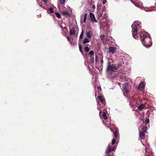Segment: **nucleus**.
<instances>
[{
	"mask_svg": "<svg viewBox=\"0 0 156 156\" xmlns=\"http://www.w3.org/2000/svg\"><path fill=\"white\" fill-rule=\"evenodd\" d=\"M118 131L115 130V132L113 133V136L116 139L118 137Z\"/></svg>",
	"mask_w": 156,
	"mask_h": 156,
	"instance_id": "obj_13",
	"label": "nucleus"
},
{
	"mask_svg": "<svg viewBox=\"0 0 156 156\" xmlns=\"http://www.w3.org/2000/svg\"><path fill=\"white\" fill-rule=\"evenodd\" d=\"M90 41V40L88 39L87 38H85L83 40V43L84 44H85L87 43H89Z\"/></svg>",
	"mask_w": 156,
	"mask_h": 156,
	"instance_id": "obj_14",
	"label": "nucleus"
},
{
	"mask_svg": "<svg viewBox=\"0 0 156 156\" xmlns=\"http://www.w3.org/2000/svg\"><path fill=\"white\" fill-rule=\"evenodd\" d=\"M89 15L91 20L93 22H97V21L96 20L95 16L93 13L90 12L89 13Z\"/></svg>",
	"mask_w": 156,
	"mask_h": 156,
	"instance_id": "obj_5",
	"label": "nucleus"
},
{
	"mask_svg": "<svg viewBox=\"0 0 156 156\" xmlns=\"http://www.w3.org/2000/svg\"><path fill=\"white\" fill-rule=\"evenodd\" d=\"M91 32L88 31L87 33V36L88 38H90L91 37Z\"/></svg>",
	"mask_w": 156,
	"mask_h": 156,
	"instance_id": "obj_15",
	"label": "nucleus"
},
{
	"mask_svg": "<svg viewBox=\"0 0 156 156\" xmlns=\"http://www.w3.org/2000/svg\"><path fill=\"white\" fill-rule=\"evenodd\" d=\"M62 14L64 16H69L70 15V13L68 11L63 12Z\"/></svg>",
	"mask_w": 156,
	"mask_h": 156,
	"instance_id": "obj_12",
	"label": "nucleus"
},
{
	"mask_svg": "<svg viewBox=\"0 0 156 156\" xmlns=\"http://www.w3.org/2000/svg\"><path fill=\"white\" fill-rule=\"evenodd\" d=\"M142 129L144 132H145L147 130V127L146 126H143L142 127Z\"/></svg>",
	"mask_w": 156,
	"mask_h": 156,
	"instance_id": "obj_19",
	"label": "nucleus"
},
{
	"mask_svg": "<svg viewBox=\"0 0 156 156\" xmlns=\"http://www.w3.org/2000/svg\"><path fill=\"white\" fill-rule=\"evenodd\" d=\"M49 10L50 11V13H53L54 12L53 9L52 8H49Z\"/></svg>",
	"mask_w": 156,
	"mask_h": 156,
	"instance_id": "obj_27",
	"label": "nucleus"
},
{
	"mask_svg": "<svg viewBox=\"0 0 156 156\" xmlns=\"http://www.w3.org/2000/svg\"><path fill=\"white\" fill-rule=\"evenodd\" d=\"M76 30L74 29V28L70 30L69 34L70 35H74L75 34Z\"/></svg>",
	"mask_w": 156,
	"mask_h": 156,
	"instance_id": "obj_9",
	"label": "nucleus"
},
{
	"mask_svg": "<svg viewBox=\"0 0 156 156\" xmlns=\"http://www.w3.org/2000/svg\"><path fill=\"white\" fill-rule=\"evenodd\" d=\"M128 83H127L126 82L125 84V86H124V87H126V86H128Z\"/></svg>",
	"mask_w": 156,
	"mask_h": 156,
	"instance_id": "obj_34",
	"label": "nucleus"
},
{
	"mask_svg": "<svg viewBox=\"0 0 156 156\" xmlns=\"http://www.w3.org/2000/svg\"><path fill=\"white\" fill-rule=\"evenodd\" d=\"M140 37L141 41L144 46L146 47L151 46V39L148 34L146 33H141Z\"/></svg>",
	"mask_w": 156,
	"mask_h": 156,
	"instance_id": "obj_1",
	"label": "nucleus"
},
{
	"mask_svg": "<svg viewBox=\"0 0 156 156\" xmlns=\"http://www.w3.org/2000/svg\"><path fill=\"white\" fill-rule=\"evenodd\" d=\"M149 120L148 119H147L145 120V122L146 124H148V123H149Z\"/></svg>",
	"mask_w": 156,
	"mask_h": 156,
	"instance_id": "obj_31",
	"label": "nucleus"
},
{
	"mask_svg": "<svg viewBox=\"0 0 156 156\" xmlns=\"http://www.w3.org/2000/svg\"><path fill=\"white\" fill-rule=\"evenodd\" d=\"M145 132L144 131H140L139 132V137L141 139H144L145 138Z\"/></svg>",
	"mask_w": 156,
	"mask_h": 156,
	"instance_id": "obj_7",
	"label": "nucleus"
},
{
	"mask_svg": "<svg viewBox=\"0 0 156 156\" xmlns=\"http://www.w3.org/2000/svg\"><path fill=\"white\" fill-rule=\"evenodd\" d=\"M98 55H96L95 56V61L96 62H97L98 61Z\"/></svg>",
	"mask_w": 156,
	"mask_h": 156,
	"instance_id": "obj_29",
	"label": "nucleus"
},
{
	"mask_svg": "<svg viewBox=\"0 0 156 156\" xmlns=\"http://www.w3.org/2000/svg\"><path fill=\"white\" fill-rule=\"evenodd\" d=\"M123 89H124V92H125V93L126 94H128L129 93V91L128 89H127V87H124Z\"/></svg>",
	"mask_w": 156,
	"mask_h": 156,
	"instance_id": "obj_17",
	"label": "nucleus"
},
{
	"mask_svg": "<svg viewBox=\"0 0 156 156\" xmlns=\"http://www.w3.org/2000/svg\"><path fill=\"white\" fill-rule=\"evenodd\" d=\"M144 108V105L143 104H142L140 105H139L137 107V109L138 110L141 111L142 109Z\"/></svg>",
	"mask_w": 156,
	"mask_h": 156,
	"instance_id": "obj_10",
	"label": "nucleus"
},
{
	"mask_svg": "<svg viewBox=\"0 0 156 156\" xmlns=\"http://www.w3.org/2000/svg\"><path fill=\"white\" fill-rule=\"evenodd\" d=\"M87 13H85L84 15V18L83 22L84 23H85L86 22V20L87 19Z\"/></svg>",
	"mask_w": 156,
	"mask_h": 156,
	"instance_id": "obj_18",
	"label": "nucleus"
},
{
	"mask_svg": "<svg viewBox=\"0 0 156 156\" xmlns=\"http://www.w3.org/2000/svg\"><path fill=\"white\" fill-rule=\"evenodd\" d=\"M90 58H91L90 59V60L92 62H93L94 61V58H93L92 57V56H90Z\"/></svg>",
	"mask_w": 156,
	"mask_h": 156,
	"instance_id": "obj_33",
	"label": "nucleus"
},
{
	"mask_svg": "<svg viewBox=\"0 0 156 156\" xmlns=\"http://www.w3.org/2000/svg\"><path fill=\"white\" fill-rule=\"evenodd\" d=\"M79 46L80 51L82 53H83V51H82V47L80 44H79Z\"/></svg>",
	"mask_w": 156,
	"mask_h": 156,
	"instance_id": "obj_22",
	"label": "nucleus"
},
{
	"mask_svg": "<svg viewBox=\"0 0 156 156\" xmlns=\"http://www.w3.org/2000/svg\"><path fill=\"white\" fill-rule=\"evenodd\" d=\"M105 36L104 35L102 34L100 36V37L101 40H103L105 38Z\"/></svg>",
	"mask_w": 156,
	"mask_h": 156,
	"instance_id": "obj_28",
	"label": "nucleus"
},
{
	"mask_svg": "<svg viewBox=\"0 0 156 156\" xmlns=\"http://www.w3.org/2000/svg\"><path fill=\"white\" fill-rule=\"evenodd\" d=\"M131 26L132 28V32L133 36L134 38L136 39L138 37L137 35V27L136 25L133 24Z\"/></svg>",
	"mask_w": 156,
	"mask_h": 156,
	"instance_id": "obj_2",
	"label": "nucleus"
},
{
	"mask_svg": "<svg viewBox=\"0 0 156 156\" xmlns=\"http://www.w3.org/2000/svg\"><path fill=\"white\" fill-rule=\"evenodd\" d=\"M83 30L81 32V33L80 36V39H82L83 35Z\"/></svg>",
	"mask_w": 156,
	"mask_h": 156,
	"instance_id": "obj_20",
	"label": "nucleus"
},
{
	"mask_svg": "<svg viewBox=\"0 0 156 156\" xmlns=\"http://www.w3.org/2000/svg\"><path fill=\"white\" fill-rule=\"evenodd\" d=\"M116 142V140L115 139H113L112 140V145H113L115 144Z\"/></svg>",
	"mask_w": 156,
	"mask_h": 156,
	"instance_id": "obj_26",
	"label": "nucleus"
},
{
	"mask_svg": "<svg viewBox=\"0 0 156 156\" xmlns=\"http://www.w3.org/2000/svg\"><path fill=\"white\" fill-rule=\"evenodd\" d=\"M45 3H47V0H42Z\"/></svg>",
	"mask_w": 156,
	"mask_h": 156,
	"instance_id": "obj_37",
	"label": "nucleus"
},
{
	"mask_svg": "<svg viewBox=\"0 0 156 156\" xmlns=\"http://www.w3.org/2000/svg\"><path fill=\"white\" fill-rule=\"evenodd\" d=\"M55 14L56 15L57 17L58 18H60L61 17V15L58 12H56L55 13Z\"/></svg>",
	"mask_w": 156,
	"mask_h": 156,
	"instance_id": "obj_21",
	"label": "nucleus"
},
{
	"mask_svg": "<svg viewBox=\"0 0 156 156\" xmlns=\"http://www.w3.org/2000/svg\"><path fill=\"white\" fill-rule=\"evenodd\" d=\"M115 149V147H112L111 145L109 144L108 147V150L106 151V154H109L111 151H113Z\"/></svg>",
	"mask_w": 156,
	"mask_h": 156,
	"instance_id": "obj_3",
	"label": "nucleus"
},
{
	"mask_svg": "<svg viewBox=\"0 0 156 156\" xmlns=\"http://www.w3.org/2000/svg\"><path fill=\"white\" fill-rule=\"evenodd\" d=\"M102 116L103 118V119L105 120H106L107 119V117L106 115V113L105 112H104L103 113Z\"/></svg>",
	"mask_w": 156,
	"mask_h": 156,
	"instance_id": "obj_16",
	"label": "nucleus"
},
{
	"mask_svg": "<svg viewBox=\"0 0 156 156\" xmlns=\"http://www.w3.org/2000/svg\"><path fill=\"white\" fill-rule=\"evenodd\" d=\"M92 8H94V9H95V6L94 5H93V7H92Z\"/></svg>",
	"mask_w": 156,
	"mask_h": 156,
	"instance_id": "obj_38",
	"label": "nucleus"
},
{
	"mask_svg": "<svg viewBox=\"0 0 156 156\" xmlns=\"http://www.w3.org/2000/svg\"><path fill=\"white\" fill-rule=\"evenodd\" d=\"M66 37H67V39L68 41H69L70 42V39L69 37L67 36Z\"/></svg>",
	"mask_w": 156,
	"mask_h": 156,
	"instance_id": "obj_35",
	"label": "nucleus"
},
{
	"mask_svg": "<svg viewBox=\"0 0 156 156\" xmlns=\"http://www.w3.org/2000/svg\"><path fill=\"white\" fill-rule=\"evenodd\" d=\"M89 50L90 49L88 47L86 46L85 47V50L86 52H88L89 51Z\"/></svg>",
	"mask_w": 156,
	"mask_h": 156,
	"instance_id": "obj_25",
	"label": "nucleus"
},
{
	"mask_svg": "<svg viewBox=\"0 0 156 156\" xmlns=\"http://www.w3.org/2000/svg\"><path fill=\"white\" fill-rule=\"evenodd\" d=\"M97 98L101 103H103L104 100V99L103 98V97L101 95H99L98 96Z\"/></svg>",
	"mask_w": 156,
	"mask_h": 156,
	"instance_id": "obj_8",
	"label": "nucleus"
},
{
	"mask_svg": "<svg viewBox=\"0 0 156 156\" xmlns=\"http://www.w3.org/2000/svg\"><path fill=\"white\" fill-rule=\"evenodd\" d=\"M108 68L109 70H110L111 71L113 72H114L115 70H116L118 69V68L116 67L115 66L113 65H112L109 64L108 66Z\"/></svg>",
	"mask_w": 156,
	"mask_h": 156,
	"instance_id": "obj_4",
	"label": "nucleus"
},
{
	"mask_svg": "<svg viewBox=\"0 0 156 156\" xmlns=\"http://www.w3.org/2000/svg\"><path fill=\"white\" fill-rule=\"evenodd\" d=\"M107 2V0H103L102 3L103 4H105Z\"/></svg>",
	"mask_w": 156,
	"mask_h": 156,
	"instance_id": "obj_32",
	"label": "nucleus"
},
{
	"mask_svg": "<svg viewBox=\"0 0 156 156\" xmlns=\"http://www.w3.org/2000/svg\"><path fill=\"white\" fill-rule=\"evenodd\" d=\"M66 0H59V2L61 4H63L65 3Z\"/></svg>",
	"mask_w": 156,
	"mask_h": 156,
	"instance_id": "obj_23",
	"label": "nucleus"
},
{
	"mask_svg": "<svg viewBox=\"0 0 156 156\" xmlns=\"http://www.w3.org/2000/svg\"><path fill=\"white\" fill-rule=\"evenodd\" d=\"M94 51H90L89 53V54L91 55V56H92V55H94Z\"/></svg>",
	"mask_w": 156,
	"mask_h": 156,
	"instance_id": "obj_24",
	"label": "nucleus"
},
{
	"mask_svg": "<svg viewBox=\"0 0 156 156\" xmlns=\"http://www.w3.org/2000/svg\"><path fill=\"white\" fill-rule=\"evenodd\" d=\"M108 51L109 53H114L116 52V49L115 48L110 46L108 48Z\"/></svg>",
	"mask_w": 156,
	"mask_h": 156,
	"instance_id": "obj_6",
	"label": "nucleus"
},
{
	"mask_svg": "<svg viewBox=\"0 0 156 156\" xmlns=\"http://www.w3.org/2000/svg\"><path fill=\"white\" fill-rule=\"evenodd\" d=\"M102 13L100 12L99 14L98 15V17L99 18H100V17H102Z\"/></svg>",
	"mask_w": 156,
	"mask_h": 156,
	"instance_id": "obj_30",
	"label": "nucleus"
},
{
	"mask_svg": "<svg viewBox=\"0 0 156 156\" xmlns=\"http://www.w3.org/2000/svg\"><path fill=\"white\" fill-rule=\"evenodd\" d=\"M97 89H100V91L101 90V88L100 86H98L97 87Z\"/></svg>",
	"mask_w": 156,
	"mask_h": 156,
	"instance_id": "obj_36",
	"label": "nucleus"
},
{
	"mask_svg": "<svg viewBox=\"0 0 156 156\" xmlns=\"http://www.w3.org/2000/svg\"><path fill=\"white\" fill-rule=\"evenodd\" d=\"M145 87L144 83L143 82H141L139 85V88L143 89Z\"/></svg>",
	"mask_w": 156,
	"mask_h": 156,
	"instance_id": "obj_11",
	"label": "nucleus"
}]
</instances>
